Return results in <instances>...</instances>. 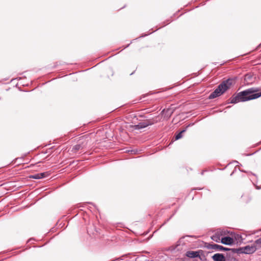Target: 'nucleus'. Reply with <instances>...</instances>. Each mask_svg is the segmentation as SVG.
Listing matches in <instances>:
<instances>
[{
    "label": "nucleus",
    "instance_id": "obj_6",
    "mask_svg": "<svg viewBox=\"0 0 261 261\" xmlns=\"http://www.w3.org/2000/svg\"><path fill=\"white\" fill-rule=\"evenodd\" d=\"M221 242L225 245H230L233 244V240L230 237H224L222 238Z\"/></svg>",
    "mask_w": 261,
    "mask_h": 261
},
{
    "label": "nucleus",
    "instance_id": "obj_7",
    "mask_svg": "<svg viewBox=\"0 0 261 261\" xmlns=\"http://www.w3.org/2000/svg\"><path fill=\"white\" fill-rule=\"evenodd\" d=\"M214 261H225V257L223 254L220 253H216L213 256Z\"/></svg>",
    "mask_w": 261,
    "mask_h": 261
},
{
    "label": "nucleus",
    "instance_id": "obj_14",
    "mask_svg": "<svg viewBox=\"0 0 261 261\" xmlns=\"http://www.w3.org/2000/svg\"><path fill=\"white\" fill-rule=\"evenodd\" d=\"M237 252L238 253H245L244 247H241L237 249Z\"/></svg>",
    "mask_w": 261,
    "mask_h": 261
},
{
    "label": "nucleus",
    "instance_id": "obj_13",
    "mask_svg": "<svg viewBox=\"0 0 261 261\" xmlns=\"http://www.w3.org/2000/svg\"><path fill=\"white\" fill-rule=\"evenodd\" d=\"M30 177L31 178L36 179H40V173L32 175L30 176Z\"/></svg>",
    "mask_w": 261,
    "mask_h": 261
},
{
    "label": "nucleus",
    "instance_id": "obj_17",
    "mask_svg": "<svg viewBox=\"0 0 261 261\" xmlns=\"http://www.w3.org/2000/svg\"><path fill=\"white\" fill-rule=\"evenodd\" d=\"M229 261H238L237 259L235 258H231Z\"/></svg>",
    "mask_w": 261,
    "mask_h": 261
},
{
    "label": "nucleus",
    "instance_id": "obj_2",
    "mask_svg": "<svg viewBox=\"0 0 261 261\" xmlns=\"http://www.w3.org/2000/svg\"><path fill=\"white\" fill-rule=\"evenodd\" d=\"M235 79H228L224 81L218 87L209 95V99L216 98L226 91L230 87L234 84Z\"/></svg>",
    "mask_w": 261,
    "mask_h": 261
},
{
    "label": "nucleus",
    "instance_id": "obj_9",
    "mask_svg": "<svg viewBox=\"0 0 261 261\" xmlns=\"http://www.w3.org/2000/svg\"><path fill=\"white\" fill-rule=\"evenodd\" d=\"M211 239L215 242L219 243L221 241L222 238L219 234V233L215 231L214 234L211 236Z\"/></svg>",
    "mask_w": 261,
    "mask_h": 261
},
{
    "label": "nucleus",
    "instance_id": "obj_8",
    "mask_svg": "<svg viewBox=\"0 0 261 261\" xmlns=\"http://www.w3.org/2000/svg\"><path fill=\"white\" fill-rule=\"evenodd\" d=\"M186 256L190 258H195L200 256L198 251H189L186 253Z\"/></svg>",
    "mask_w": 261,
    "mask_h": 261
},
{
    "label": "nucleus",
    "instance_id": "obj_4",
    "mask_svg": "<svg viewBox=\"0 0 261 261\" xmlns=\"http://www.w3.org/2000/svg\"><path fill=\"white\" fill-rule=\"evenodd\" d=\"M153 121H151L150 120H147L145 122H140L138 124L136 125L135 126V128L137 129H140L141 128H145L149 125H152L154 124Z\"/></svg>",
    "mask_w": 261,
    "mask_h": 261
},
{
    "label": "nucleus",
    "instance_id": "obj_1",
    "mask_svg": "<svg viewBox=\"0 0 261 261\" xmlns=\"http://www.w3.org/2000/svg\"><path fill=\"white\" fill-rule=\"evenodd\" d=\"M259 90L258 88L253 87L241 91L236 95H233L229 99V103H237L241 101L244 102L257 98L261 96V91L257 93Z\"/></svg>",
    "mask_w": 261,
    "mask_h": 261
},
{
    "label": "nucleus",
    "instance_id": "obj_16",
    "mask_svg": "<svg viewBox=\"0 0 261 261\" xmlns=\"http://www.w3.org/2000/svg\"><path fill=\"white\" fill-rule=\"evenodd\" d=\"M82 146L80 144H77L73 146L72 149L75 151L79 150L81 148Z\"/></svg>",
    "mask_w": 261,
    "mask_h": 261
},
{
    "label": "nucleus",
    "instance_id": "obj_5",
    "mask_svg": "<svg viewBox=\"0 0 261 261\" xmlns=\"http://www.w3.org/2000/svg\"><path fill=\"white\" fill-rule=\"evenodd\" d=\"M245 254H252L256 250V246L254 245H247L244 247Z\"/></svg>",
    "mask_w": 261,
    "mask_h": 261
},
{
    "label": "nucleus",
    "instance_id": "obj_15",
    "mask_svg": "<svg viewBox=\"0 0 261 261\" xmlns=\"http://www.w3.org/2000/svg\"><path fill=\"white\" fill-rule=\"evenodd\" d=\"M48 175H49V174L48 173V172H42V173H40V179H41V178H44V177H47Z\"/></svg>",
    "mask_w": 261,
    "mask_h": 261
},
{
    "label": "nucleus",
    "instance_id": "obj_3",
    "mask_svg": "<svg viewBox=\"0 0 261 261\" xmlns=\"http://www.w3.org/2000/svg\"><path fill=\"white\" fill-rule=\"evenodd\" d=\"M207 248L219 251H228L230 249L224 247L223 246L217 244H208Z\"/></svg>",
    "mask_w": 261,
    "mask_h": 261
},
{
    "label": "nucleus",
    "instance_id": "obj_19",
    "mask_svg": "<svg viewBox=\"0 0 261 261\" xmlns=\"http://www.w3.org/2000/svg\"><path fill=\"white\" fill-rule=\"evenodd\" d=\"M128 46H129V44L127 45L125 48L128 47Z\"/></svg>",
    "mask_w": 261,
    "mask_h": 261
},
{
    "label": "nucleus",
    "instance_id": "obj_11",
    "mask_svg": "<svg viewBox=\"0 0 261 261\" xmlns=\"http://www.w3.org/2000/svg\"><path fill=\"white\" fill-rule=\"evenodd\" d=\"M217 232L219 233V234L221 238H223L224 236L226 234V232L225 230L222 229H218L216 230Z\"/></svg>",
    "mask_w": 261,
    "mask_h": 261
},
{
    "label": "nucleus",
    "instance_id": "obj_10",
    "mask_svg": "<svg viewBox=\"0 0 261 261\" xmlns=\"http://www.w3.org/2000/svg\"><path fill=\"white\" fill-rule=\"evenodd\" d=\"M253 245H255L256 246V249L257 248H259L261 247V238H259L257 239Z\"/></svg>",
    "mask_w": 261,
    "mask_h": 261
},
{
    "label": "nucleus",
    "instance_id": "obj_18",
    "mask_svg": "<svg viewBox=\"0 0 261 261\" xmlns=\"http://www.w3.org/2000/svg\"><path fill=\"white\" fill-rule=\"evenodd\" d=\"M261 47V43L258 45V47Z\"/></svg>",
    "mask_w": 261,
    "mask_h": 261
},
{
    "label": "nucleus",
    "instance_id": "obj_12",
    "mask_svg": "<svg viewBox=\"0 0 261 261\" xmlns=\"http://www.w3.org/2000/svg\"><path fill=\"white\" fill-rule=\"evenodd\" d=\"M186 132V129H184L182 131H181L180 133H179L177 135L175 136V140H178L180 139L182 137V134Z\"/></svg>",
    "mask_w": 261,
    "mask_h": 261
}]
</instances>
